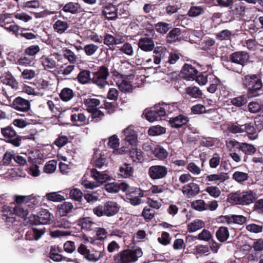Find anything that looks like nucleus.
<instances>
[{
    "label": "nucleus",
    "instance_id": "nucleus-1",
    "mask_svg": "<svg viewBox=\"0 0 263 263\" xmlns=\"http://www.w3.org/2000/svg\"><path fill=\"white\" fill-rule=\"evenodd\" d=\"M257 198V195L255 192L247 190L231 193L228 197V201L234 204L249 205L254 202Z\"/></svg>",
    "mask_w": 263,
    "mask_h": 263
},
{
    "label": "nucleus",
    "instance_id": "nucleus-2",
    "mask_svg": "<svg viewBox=\"0 0 263 263\" xmlns=\"http://www.w3.org/2000/svg\"><path fill=\"white\" fill-rule=\"evenodd\" d=\"M230 61L225 65L227 69L236 72H240L242 67L247 64L249 55L245 51H236L232 53L230 57Z\"/></svg>",
    "mask_w": 263,
    "mask_h": 263
},
{
    "label": "nucleus",
    "instance_id": "nucleus-3",
    "mask_svg": "<svg viewBox=\"0 0 263 263\" xmlns=\"http://www.w3.org/2000/svg\"><path fill=\"white\" fill-rule=\"evenodd\" d=\"M78 252L83 256L84 259L91 262H96L100 260L105 254L103 245L100 243L98 248L92 247L91 250L88 249L86 246L81 243L77 249Z\"/></svg>",
    "mask_w": 263,
    "mask_h": 263
},
{
    "label": "nucleus",
    "instance_id": "nucleus-4",
    "mask_svg": "<svg viewBox=\"0 0 263 263\" xmlns=\"http://www.w3.org/2000/svg\"><path fill=\"white\" fill-rule=\"evenodd\" d=\"M143 255L141 249H126L115 255V263H132L136 262Z\"/></svg>",
    "mask_w": 263,
    "mask_h": 263
},
{
    "label": "nucleus",
    "instance_id": "nucleus-5",
    "mask_svg": "<svg viewBox=\"0 0 263 263\" xmlns=\"http://www.w3.org/2000/svg\"><path fill=\"white\" fill-rule=\"evenodd\" d=\"M243 84L248 88V95L249 97H255L258 96V92L262 86L260 79L255 74L246 76Z\"/></svg>",
    "mask_w": 263,
    "mask_h": 263
},
{
    "label": "nucleus",
    "instance_id": "nucleus-6",
    "mask_svg": "<svg viewBox=\"0 0 263 263\" xmlns=\"http://www.w3.org/2000/svg\"><path fill=\"white\" fill-rule=\"evenodd\" d=\"M63 60L61 54L54 53L48 55H43L41 61L44 70L50 71L51 69H59Z\"/></svg>",
    "mask_w": 263,
    "mask_h": 263
},
{
    "label": "nucleus",
    "instance_id": "nucleus-7",
    "mask_svg": "<svg viewBox=\"0 0 263 263\" xmlns=\"http://www.w3.org/2000/svg\"><path fill=\"white\" fill-rule=\"evenodd\" d=\"M109 75L107 67L102 66L93 73L92 82L100 88H103L108 84L106 79Z\"/></svg>",
    "mask_w": 263,
    "mask_h": 263
},
{
    "label": "nucleus",
    "instance_id": "nucleus-8",
    "mask_svg": "<svg viewBox=\"0 0 263 263\" xmlns=\"http://www.w3.org/2000/svg\"><path fill=\"white\" fill-rule=\"evenodd\" d=\"M126 192V198L131 204L137 205L141 203L140 198L143 197V193L140 189L129 187Z\"/></svg>",
    "mask_w": 263,
    "mask_h": 263
},
{
    "label": "nucleus",
    "instance_id": "nucleus-9",
    "mask_svg": "<svg viewBox=\"0 0 263 263\" xmlns=\"http://www.w3.org/2000/svg\"><path fill=\"white\" fill-rule=\"evenodd\" d=\"M2 218L7 223V225L11 226L16 221V205L12 208L7 205L3 206Z\"/></svg>",
    "mask_w": 263,
    "mask_h": 263
},
{
    "label": "nucleus",
    "instance_id": "nucleus-10",
    "mask_svg": "<svg viewBox=\"0 0 263 263\" xmlns=\"http://www.w3.org/2000/svg\"><path fill=\"white\" fill-rule=\"evenodd\" d=\"M102 15L108 21H115L118 18L116 7L111 3H107L102 6Z\"/></svg>",
    "mask_w": 263,
    "mask_h": 263
},
{
    "label": "nucleus",
    "instance_id": "nucleus-11",
    "mask_svg": "<svg viewBox=\"0 0 263 263\" xmlns=\"http://www.w3.org/2000/svg\"><path fill=\"white\" fill-rule=\"evenodd\" d=\"M167 168L163 165H153L148 169V175L153 179H160L166 176Z\"/></svg>",
    "mask_w": 263,
    "mask_h": 263
},
{
    "label": "nucleus",
    "instance_id": "nucleus-12",
    "mask_svg": "<svg viewBox=\"0 0 263 263\" xmlns=\"http://www.w3.org/2000/svg\"><path fill=\"white\" fill-rule=\"evenodd\" d=\"M123 139L129 143L131 146H136L138 142L137 135L134 127L129 126L122 132Z\"/></svg>",
    "mask_w": 263,
    "mask_h": 263
},
{
    "label": "nucleus",
    "instance_id": "nucleus-13",
    "mask_svg": "<svg viewBox=\"0 0 263 263\" xmlns=\"http://www.w3.org/2000/svg\"><path fill=\"white\" fill-rule=\"evenodd\" d=\"M1 133L7 142L10 143L14 146H16V132L11 125L2 128Z\"/></svg>",
    "mask_w": 263,
    "mask_h": 263
},
{
    "label": "nucleus",
    "instance_id": "nucleus-14",
    "mask_svg": "<svg viewBox=\"0 0 263 263\" xmlns=\"http://www.w3.org/2000/svg\"><path fill=\"white\" fill-rule=\"evenodd\" d=\"M182 192L186 198H192L199 193L200 187L198 184L191 182L182 187Z\"/></svg>",
    "mask_w": 263,
    "mask_h": 263
},
{
    "label": "nucleus",
    "instance_id": "nucleus-15",
    "mask_svg": "<svg viewBox=\"0 0 263 263\" xmlns=\"http://www.w3.org/2000/svg\"><path fill=\"white\" fill-rule=\"evenodd\" d=\"M130 67V64L128 63L123 62L120 64L117 63L116 66H114V68L111 69V73L116 77L123 76L125 77H128L130 76L126 74L127 71L126 69Z\"/></svg>",
    "mask_w": 263,
    "mask_h": 263
},
{
    "label": "nucleus",
    "instance_id": "nucleus-16",
    "mask_svg": "<svg viewBox=\"0 0 263 263\" xmlns=\"http://www.w3.org/2000/svg\"><path fill=\"white\" fill-rule=\"evenodd\" d=\"M129 187V185L125 182H121L120 183L112 182L107 183L105 185V190L110 193H117L120 190L123 192H126Z\"/></svg>",
    "mask_w": 263,
    "mask_h": 263
},
{
    "label": "nucleus",
    "instance_id": "nucleus-17",
    "mask_svg": "<svg viewBox=\"0 0 263 263\" xmlns=\"http://www.w3.org/2000/svg\"><path fill=\"white\" fill-rule=\"evenodd\" d=\"M198 71L192 65L185 64L183 66L182 74L183 77L187 80H193L195 79Z\"/></svg>",
    "mask_w": 263,
    "mask_h": 263
},
{
    "label": "nucleus",
    "instance_id": "nucleus-18",
    "mask_svg": "<svg viewBox=\"0 0 263 263\" xmlns=\"http://www.w3.org/2000/svg\"><path fill=\"white\" fill-rule=\"evenodd\" d=\"M159 107L158 105H155L154 108L151 110L144 111V115L145 118L149 122H154L155 121L159 120L161 118L164 117L160 113Z\"/></svg>",
    "mask_w": 263,
    "mask_h": 263
},
{
    "label": "nucleus",
    "instance_id": "nucleus-19",
    "mask_svg": "<svg viewBox=\"0 0 263 263\" xmlns=\"http://www.w3.org/2000/svg\"><path fill=\"white\" fill-rule=\"evenodd\" d=\"M138 45L139 48L145 52L151 51L155 48L154 41L151 38L147 37L140 39Z\"/></svg>",
    "mask_w": 263,
    "mask_h": 263
},
{
    "label": "nucleus",
    "instance_id": "nucleus-20",
    "mask_svg": "<svg viewBox=\"0 0 263 263\" xmlns=\"http://www.w3.org/2000/svg\"><path fill=\"white\" fill-rule=\"evenodd\" d=\"M154 63L158 65L166 55V48L164 46H156L153 50Z\"/></svg>",
    "mask_w": 263,
    "mask_h": 263
},
{
    "label": "nucleus",
    "instance_id": "nucleus-21",
    "mask_svg": "<svg viewBox=\"0 0 263 263\" xmlns=\"http://www.w3.org/2000/svg\"><path fill=\"white\" fill-rule=\"evenodd\" d=\"M90 175L99 183V186L109 179V176L106 173L100 172L95 168L88 169Z\"/></svg>",
    "mask_w": 263,
    "mask_h": 263
},
{
    "label": "nucleus",
    "instance_id": "nucleus-22",
    "mask_svg": "<svg viewBox=\"0 0 263 263\" xmlns=\"http://www.w3.org/2000/svg\"><path fill=\"white\" fill-rule=\"evenodd\" d=\"M105 216L110 217L116 215L119 211L120 206L115 202L109 201L104 204Z\"/></svg>",
    "mask_w": 263,
    "mask_h": 263
},
{
    "label": "nucleus",
    "instance_id": "nucleus-23",
    "mask_svg": "<svg viewBox=\"0 0 263 263\" xmlns=\"http://www.w3.org/2000/svg\"><path fill=\"white\" fill-rule=\"evenodd\" d=\"M8 17L5 15L0 14V24L10 32H12L16 36V25L14 21L9 22L7 21Z\"/></svg>",
    "mask_w": 263,
    "mask_h": 263
},
{
    "label": "nucleus",
    "instance_id": "nucleus-24",
    "mask_svg": "<svg viewBox=\"0 0 263 263\" xmlns=\"http://www.w3.org/2000/svg\"><path fill=\"white\" fill-rule=\"evenodd\" d=\"M81 10L82 7L79 3L72 2L66 4L62 8V10L64 12L72 14L81 12Z\"/></svg>",
    "mask_w": 263,
    "mask_h": 263
},
{
    "label": "nucleus",
    "instance_id": "nucleus-25",
    "mask_svg": "<svg viewBox=\"0 0 263 263\" xmlns=\"http://www.w3.org/2000/svg\"><path fill=\"white\" fill-rule=\"evenodd\" d=\"M205 226V222L199 219H196L187 225V232L192 233H194Z\"/></svg>",
    "mask_w": 263,
    "mask_h": 263
},
{
    "label": "nucleus",
    "instance_id": "nucleus-26",
    "mask_svg": "<svg viewBox=\"0 0 263 263\" xmlns=\"http://www.w3.org/2000/svg\"><path fill=\"white\" fill-rule=\"evenodd\" d=\"M189 121L188 118L182 115H179L170 119V123L173 127L178 128L186 124Z\"/></svg>",
    "mask_w": 263,
    "mask_h": 263
},
{
    "label": "nucleus",
    "instance_id": "nucleus-27",
    "mask_svg": "<svg viewBox=\"0 0 263 263\" xmlns=\"http://www.w3.org/2000/svg\"><path fill=\"white\" fill-rule=\"evenodd\" d=\"M70 119L71 121L76 123H84L86 121L85 116L83 113L79 112V108L77 107H74L71 109Z\"/></svg>",
    "mask_w": 263,
    "mask_h": 263
},
{
    "label": "nucleus",
    "instance_id": "nucleus-28",
    "mask_svg": "<svg viewBox=\"0 0 263 263\" xmlns=\"http://www.w3.org/2000/svg\"><path fill=\"white\" fill-rule=\"evenodd\" d=\"M69 25L67 21L58 20L53 25L54 30L59 33L63 34L69 28Z\"/></svg>",
    "mask_w": 263,
    "mask_h": 263
},
{
    "label": "nucleus",
    "instance_id": "nucleus-29",
    "mask_svg": "<svg viewBox=\"0 0 263 263\" xmlns=\"http://www.w3.org/2000/svg\"><path fill=\"white\" fill-rule=\"evenodd\" d=\"M40 223L42 224H47L50 223L54 218L53 214H51L47 210H42L40 212L39 214Z\"/></svg>",
    "mask_w": 263,
    "mask_h": 263
},
{
    "label": "nucleus",
    "instance_id": "nucleus-30",
    "mask_svg": "<svg viewBox=\"0 0 263 263\" xmlns=\"http://www.w3.org/2000/svg\"><path fill=\"white\" fill-rule=\"evenodd\" d=\"M78 224L81 226L83 229L86 230H91L96 226V223L90 217L80 218L78 220Z\"/></svg>",
    "mask_w": 263,
    "mask_h": 263
},
{
    "label": "nucleus",
    "instance_id": "nucleus-31",
    "mask_svg": "<svg viewBox=\"0 0 263 263\" xmlns=\"http://www.w3.org/2000/svg\"><path fill=\"white\" fill-rule=\"evenodd\" d=\"M133 168L130 164L125 163L120 166L119 168V175L125 178L130 177L133 175Z\"/></svg>",
    "mask_w": 263,
    "mask_h": 263
},
{
    "label": "nucleus",
    "instance_id": "nucleus-32",
    "mask_svg": "<svg viewBox=\"0 0 263 263\" xmlns=\"http://www.w3.org/2000/svg\"><path fill=\"white\" fill-rule=\"evenodd\" d=\"M222 218L228 223H235L240 224L246 221V218L241 215L224 216Z\"/></svg>",
    "mask_w": 263,
    "mask_h": 263
},
{
    "label": "nucleus",
    "instance_id": "nucleus-33",
    "mask_svg": "<svg viewBox=\"0 0 263 263\" xmlns=\"http://www.w3.org/2000/svg\"><path fill=\"white\" fill-rule=\"evenodd\" d=\"M243 133H247L248 137L251 140H255L257 138L258 135L257 130L251 123L243 124Z\"/></svg>",
    "mask_w": 263,
    "mask_h": 263
},
{
    "label": "nucleus",
    "instance_id": "nucleus-34",
    "mask_svg": "<svg viewBox=\"0 0 263 263\" xmlns=\"http://www.w3.org/2000/svg\"><path fill=\"white\" fill-rule=\"evenodd\" d=\"M119 144V139L116 135H115L109 137L108 145L109 147L114 149V153L116 154H121V150L118 148Z\"/></svg>",
    "mask_w": 263,
    "mask_h": 263
},
{
    "label": "nucleus",
    "instance_id": "nucleus-35",
    "mask_svg": "<svg viewBox=\"0 0 263 263\" xmlns=\"http://www.w3.org/2000/svg\"><path fill=\"white\" fill-rule=\"evenodd\" d=\"M132 149L130 151V156L134 162H142L143 160V156L141 149H137L136 146H132Z\"/></svg>",
    "mask_w": 263,
    "mask_h": 263
},
{
    "label": "nucleus",
    "instance_id": "nucleus-36",
    "mask_svg": "<svg viewBox=\"0 0 263 263\" xmlns=\"http://www.w3.org/2000/svg\"><path fill=\"white\" fill-rule=\"evenodd\" d=\"M191 208L197 211L202 212L208 209V205L202 199H198L193 201L191 204Z\"/></svg>",
    "mask_w": 263,
    "mask_h": 263
},
{
    "label": "nucleus",
    "instance_id": "nucleus-37",
    "mask_svg": "<svg viewBox=\"0 0 263 263\" xmlns=\"http://www.w3.org/2000/svg\"><path fill=\"white\" fill-rule=\"evenodd\" d=\"M216 235L217 239L220 242L226 241L229 237V232L227 227H221L217 231Z\"/></svg>",
    "mask_w": 263,
    "mask_h": 263
},
{
    "label": "nucleus",
    "instance_id": "nucleus-38",
    "mask_svg": "<svg viewBox=\"0 0 263 263\" xmlns=\"http://www.w3.org/2000/svg\"><path fill=\"white\" fill-rule=\"evenodd\" d=\"M73 206L72 204L69 202H65L58 205V211L62 216H64L70 213Z\"/></svg>",
    "mask_w": 263,
    "mask_h": 263
},
{
    "label": "nucleus",
    "instance_id": "nucleus-39",
    "mask_svg": "<svg viewBox=\"0 0 263 263\" xmlns=\"http://www.w3.org/2000/svg\"><path fill=\"white\" fill-rule=\"evenodd\" d=\"M89 175V172L88 170L82 178L81 183L82 185L87 189H93L99 186V183H98L96 182H91L87 180V176Z\"/></svg>",
    "mask_w": 263,
    "mask_h": 263
},
{
    "label": "nucleus",
    "instance_id": "nucleus-40",
    "mask_svg": "<svg viewBox=\"0 0 263 263\" xmlns=\"http://www.w3.org/2000/svg\"><path fill=\"white\" fill-rule=\"evenodd\" d=\"M181 34V31L179 28H176L172 29L167 35V42L173 43L178 41V38Z\"/></svg>",
    "mask_w": 263,
    "mask_h": 263
},
{
    "label": "nucleus",
    "instance_id": "nucleus-41",
    "mask_svg": "<svg viewBox=\"0 0 263 263\" xmlns=\"http://www.w3.org/2000/svg\"><path fill=\"white\" fill-rule=\"evenodd\" d=\"M15 153L13 151H7L4 155L2 163L4 165H11L12 160H14L16 162Z\"/></svg>",
    "mask_w": 263,
    "mask_h": 263
},
{
    "label": "nucleus",
    "instance_id": "nucleus-42",
    "mask_svg": "<svg viewBox=\"0 0 263 263\" xmlns=\"http://www.w3.org/2000/svg\"><path fill=\"white\" fill-rule=\"evenodd\" d=\"M84 103L87 107V110L90 112L97 109L96 107L100 104V101L96 98H88L85 100Z\"/></svg>",
    "mask_w": 263,
    "mask_h": 263
},
{
    "label": "nucleus",
    "instance_id": "nucleus-43",
    "mask_svg": "<svg viewBox=\"0 0 263 263\" xmlns=\"http://www.w3.org/2000/svg\"><path fill=\"white\" fill-rule=\"evenodd\" d=\"M228 176L226 173H219L208 175L206 177V180L208 181H219L222 182L228 179Z\"/></svg>",
    "mask_w": 263,
    "mask_h": 263
},
{
    "label": "nucleus",
    "instance_id": "nucleus-44",
    "mask_svg": "<svg viewBox=\"0 0 263 263\" xmlns=\"http://www.w3.org/2000/svg\"><path fill=\"white\" fill-rule=\"evenodd\" d=\"M29 108L30 104L28 100L17 97V111L27 112Z\"/></svg>",
    "mask_w": 263,
    "mask_h": 263
},
{
    "label": "nucleus",
    "instance_id": "nucleus-45",
    "mask_svg": "<svg viewBox=\"0 0 263 263\" xmlns=\"http://www.w3.org/2000/svg\"><path fill=\"white\" fill-rule=\"evenodd\" d=\"M117 83L119 89L122 92H129L133 89V86L130 82L126 79H123L121 81H119Z\"/></svg>",
    "mask_w": 263,
    "mask_h": 263
},
{
    "label": "nucleus",
    "instance_id": "nucleus-46",
    "mask_svg": "<svg viewBox=\"0 0 263 263\" xmlns=\"http://www.w3.org/2000/svg\"><path fill=\"white\" fill-rule=\"evenodd\" d=\"M186 93L191 97L197 99L202 96V92L199 88L196 86L188 87L185 89Z\"/></svg>",
    "mask_w": 263,
    "mask_h": 263
},
{
    "label": "nucleus",
    "instance_id": "nucleus-47",
    "mask_svg": "<svg viewBox=\"0 0 263 263\" xmlns=\"http://www.w3.org/2000/svg\"><path fill=\"white\" fill-rule=\"evenodd\" d=\"M73 96L74 93L72 90L69 88H64L61 90L60 94V98L65 102L70 100Z\"/></svg>",
    "mask_w": 263,
    "mask_h": 263
},
{
    "label": "nucleus",
    "instance_id": "nucleus-48",
    "mask_svg": "<svg viewBox=\"0 0 263 263\" xmlns=\"http://www.w3.org/2000/svg\"><path fill=\"white\" fill-rule=\"evenodd\" d=\"M154 155L159 159L163 160L168 156V152L160 146H156L153 152Z\"/></svg>",
    "mask_w": 263,
    "mask_h": 263
},
{
    "label": "nucleus",
    "instance_id": "nucleus-49",
    "mask_svg": "<svg viewBox=\"0 0 263 263\" xmlns=\"http://www.w3.org/2000/svg\"><path fill=\"white\" fill-rule=\"evenodd\" d=\"M232 178L237 182L241 183L247 180L248 179L249 176L246 173L236 171L233 174Z\"/></svg>",
    "mask_w": 263,
    "mask_h": 263
},
{
    "label": "nucleus",
    "instance_id": "nucleus-50",
    "mask_svg": "<svg viewBox=\"0 0 263 263\" xmlns=\"http://www.w3.org/2000/svg\"><path fill=\"white\" fill-rule=\"evenodd\" d=\"M165 128L159 125L153 126L148 129V134L152 136H158L165 133Z\"/></svg>",
    "mask_w": 263,
    "mask_h": 263
},
{
    "label": "nucleus",
    "instance_id": "nucleus-51",
    "mask_svg": "<svg viewBox=\"0 0 263 263\" xmlns=\"http://www.w3.org/2000/svg\"><path fill=\"white\" fill-rule=\"evenodd\" d=\"M59 192H51L47 193L46 195L47 199L50 201L53 202H61L65 200L64 196L60 194Z\"/></svg>",
    "mask_w": 263,
    "mask_h": 263
},
{
    "label": "nucleus",
    "instance_id": "nucleus-52",
    "mask_svg": "<svg viewBox=\"0 0 263 263\" xmlns=\"http://www.w3.org/2000/svg\"><path fill=\"white\" fill-rule=\"evenodd\" d=\"M57 162L52 160L47 162L44 166V171L47 174H51L55 172L57 168Z\"/></svg>",
    "mask_w": 263,
    "mask_h": 263
},
{
    "label": "nucleus",
    "instance_id": "nucleus-53",
    "mask_svg": "<svg viewBox=\"0 0 263 263\" xmlns=\"http://www.w3.org/2000/svg\"><path fill=\"white\" fill-rule=\"evenodd\" d=\"M171 27V24L163 22L158 23L155 26L157 31L161 34L166 33Z\"/></svg>",
    "mask_w": 263,
    "mask_h": 263
},
{
    "label": "nucleus",
    "instance_id": "nucleus-54",
    "mask_svg": "<svg viewBox=\"0 0 263 263\" xmlns=\"http://www.w3.org/2000/svg\"><path fill=\"white\" fill-rule=\"evenodd\" d=\"M240 149H241L245 154L251 155L256 151L255 147L251 144L247 143H242L240 145Z\"/></svg>",
    "mask_w": 263,
    "mask_h": 263
},
{
    "label": "nucleus",
    "instance_id": "nucleus-55",
    "mask_svg": "<svg viewBox=\"0 0 263 263\" xmlns=\"http://www.w3.org/2000/svg\"><path fill=\"white\" fill-rule=\"evenodd\" d=\"M160 110V113L164 117L167 114L173 112L175 110L174 105L171 104H163L162 105H158Z\"/></svg>",
    "mask_w": 263,
    "mask_h": 263
},
{
    "label": "nucleus",
    "instance_id": "nucleus-56",
    "mask_svg": "<svg viewBox=\"0 0 263 263\" xmlns=\"http://www.w3.org/2000/svg\"><path fill=\"white\" fill-rule=\"evenodd\" d=\"M79 81L82 84H86L90 80V72L88 70L81 71L78 76Z\"/></svg>",
    "mask_w": 263,
    "mask_h": 263
},
{
    "label": "nucleus",
    "instance_id": "nucleus-57",
    "mask_svg": "<svg viewBox=\"0 0 263 263\" xmlns=\"http://www.w3.org/2000/svg\"><path fill=\"white\" fill-rule=\"evenodd\" d=\"M221 157L219 154L215 153L213 155L212 158L209 160V165L210 167L215 168L220 164Z\"/></svg>",
    "mask_w": 263,
    "mask_h": 263
},
{
    "label": "nucleus",
    "instance_id": "nucleus-58",
    "mask_svg": "<svg viewBox=\"0 0 263 263\" xmlns=\"http://www.w3.org/2000/svg\"><path fill=\"white\" fill-rule=\"evenodd\" d=\"M63 55L71 63H74L77 61V56L70 49H66L64 50L63 51Z\"/></svg>",
    "mask_w": 263,
    "mask_h": 263
},
{
    "label": "nucleus",
    "instance_id": "nucleus-59",
    "mask_svg": "<svg viewBox=\"0 0 263 263\" xmlns=\"http://www.w3.org/2000/svg\"><path fill=\"white\" fill-rule=\"evenodd\" d=\"M98 49V46L93 44H87L83 48L85 54L88 56L93 55Z\"/></svg>",
    "mask_w": 263,
    "mask_h": 263
},
{
    "label": "nucleus",
    "instance_id": "nucleus-60",
    "mask_svg": "<svg viewBox=\"0 0 263 263\" xmlns=\"http://www.w3.org/2000/svg\"><path fill=\"white\" fill-rule=\"evenodd\" d=\"M204 11L201 6H193L188 12V15L191 17H196L201 14Z\"/></svg>",
    "mask_w": 263,
    "mask_h": 263
},
{
    "label": "nucleus",
    "instance_id": "nucleus-61",
    "mask_svg": "<svg viewBox=\"0 0 263 263\" xmlns=\"http://www.w3.org/2000/svg\"><path fill=\"white\" fill-rule=\"evenodd\" d=\"M197 236L198 239L204 241H209L212 238L211 233L206 229H203Z\"/></svg>",
    "mask_w": 263,
    "mask_h": 263
},
{
    "label": "nucleus",
    "instance_id": "nucleus-62",
    "mask_svg": "<svg viewBox=\"0 0 263 263\" xmlns=\"http://www.w3.org/2000/svg\"><path fill=\"white\" fill-rule=\"evenodd\" d=\"M69 196L71 199L80 201L82 198L83 193L80 190L74 188L71 190Z\"/></svg>",
    "mask_w": 263,
    "mask_h": 263
},
{
    "label": "nucleus",
    "instance_id": "nucleus-63",
    "mask_svg": "<svg viewBox=\"0 0 263 263\" xmlns=\"http://www.w3.org/2000/svg\"><path fill=\"white\" fill-rule=\"evenodd\" d=\"M187 170L194 175H200L202 170L194 162H190L187 166Z\"/></svg>",
    "mask_w": 263,
    "mask_h": 263
},
{
    "label": "nucleus",
    "instance_id": "nucleus-64",
    "mask_svg": "<svg viewBox=\"0 0 263 263\" xmlns=\"http://www.w3.org/2000/svg\"><path fill=\"white\" fill-rule=\"evenodd\" d=\"M248 109L251 113H256L259 111H263V106L255 102H250L248 105Z\"/></svg>",
    "mask_w": 263,
    "mask_h": 263
}]
</instances>
